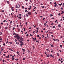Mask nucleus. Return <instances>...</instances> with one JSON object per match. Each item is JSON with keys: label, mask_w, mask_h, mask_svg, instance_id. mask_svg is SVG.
<instances>
[{"label": "nucleus", "mask_w": 64, "mask_h": 64, "mask_svg": "<svg viewBox=\"0 0 64 64\" xmlns=\"http://www.w3.org/2000/svg\"><path fill=\"white\" fill-rule=\"evenodd\" d=\"M18 41H23V38H22V36H21L20 37H19L18 39Z\"/></svg>", "instance_id": "obj_1"}, {"label": "nucleus", "mask_w": 64, "mask_h": 64, "mask_svg": "<svg viewBox=\"0 0 64 64\" xmlns=\"http://www.w3.org/2000/svg\"><path fill=\"white\" fill-rule=\"evenodd\" d=\"M16 7L17 8H19L20 7V6L19 4H17L16 6Z\"/></svg>", "instance_id": "obj_2"}, {"label": "nucleus", "mask_w": 64, "mask_h": 64, "mask_svg": "<svg viewBox=\"0 0 64 64\" xmlns=\"http://www.w3.org/2000/svg\"><path fill=\"white\" fill-rule=\"evenodd\" d=\"M16 36L17 37V38H16V39L17 40L18 39L19 37H20V36H18V34H16Z\"/></svg>", "instance_id": "obj_3"}, {"label": "nucleus", "mask_w": 64, "mask_h": 64, "mask_svg": "<svg viewBox=\"0 0 64 64\" xmlns=\"http://www.w3.org/2000/svg\"><path fill=\"white\" fill-rule=\"evenodd\" d=\"M22 45H24V44L23 43V42H22V44H20V46L21 45V47H22Z\"/></svg>", "instance_id": "obj_4"}, {"label": "nucleus", "mask_w": 64, "mask_h": 64, "mask_svg": "<svg viewBox=\"0 0 64 64\" xmlns=\"http://www.w3.org/2000/svg\"><path fill=\"white\" fill-rule=\"evenodd\" d=\"M28 15H31V12H30L28 13Z\"/></svg>", "instance_id": "obj_5"}, {"label": "nucleus", "mask_w": 64, "mask_h": 64, "mask_svg": "<svg viewBox=\"0 0 64 64\" xmlns=\"http://www.w3.org/2000/svg\"><path fill=\"white\" fill-rule=\"evenodd\" d=\"M50 57V55L49 54H48L47 55V57Z\"/></svg>", "instance_id": "obj_6"}, {"label": "nucleus", "mask_w": 64, "mask_h": 64, "mask_svg": "<svg viewBox=\"0 0 64 64\" xmlns=\"http://www.w3.org/2000/svg\"><path fill=\"white\" fill-rule=\"evenodd\" d=\"M13 8H14V7H12L11 8V9H12V11H14V9H13Z\"/></svg>", "instance_id": "obj_7"}, {"label": "nucleus", "mask_w": 64, "mask_h": 64, "mask_svg": "<svg viewBox=\"0 0 64 64\" xmlns=\"http://www.w3.org/2000/svg\"><path fill=\"white\" fill-rule=\"evenodd\" d=\"M22 50L23 51V52H25V49L22 48Z\"/></svg>", "instance_id": "obj_8"}, {"label": "nucleus", "mask_w": 64, "mask_h": 64, "mask_svg": "<svg viewBox=\"0 0 64 64\" xmlns=\"http://www.w3.org/2000/svg\"><path fill=\"white\" fill-rule=\"evenodd\" d=\"M51 52H53V49H51Z\"/></svg>", "instance_id": "obj_9"}, {"label": "nucleus", "mask_w": 64, "mask_h": 64, "mask_svg": "<svg viewBox=\"0 0 64 64\" xmlns=\"http://www.w3.org/2000/svg\"><path fill=\"white\" fill-rule=\"evenodd\" d=\"M2 30H4V29H5V28H4V27H3V28H2Z\"/></svg>", "instance_id": "obj_10"}, {"label": "nucleus", "mask_w": 64, "mask_h": 64, "mask_svg": "<svg viewBox=\"0 0 64 64\" xmlns=\"http://www.w3.org/2000/svg\"><path fill=\"white\" fill-rule=\"evenodd\" d=\"M20 42V43H22V42H22V41H21V40H20L19 41Z\"/></svg>", "instance_id": "obj_11"}, {"label": "nucleus", "mask_w": 64, "mask_h": 64, "mask_svg": "<svg viewBox=\"0 0 64 64\" xmlns=\"http://www.w3.org/2000/svg\"><path fill=\"white\" fill-rule=\"evenodd\" d=\"M18 17L19 18V19H21V16H19Z\"/></svg>", "instance_id": "obj_12"}, {"label": "nucleus", "mask_w": 64, "mask_h": 64, "mask_svg": "<svg viewBox=\"0 0 64 64\" xmlns=\"http://www.w3.org/2000/svg\"><path fill=\"white\" fill-rule=\"evenodd\" d=\"M58 6V5L57 4H55L54 5V7H56V6Z\"/></svg>", "instance_id": "obj_13"}, {"label": "nucleus", "mask_w": 64, "mask_h": 64, "mask_svg": "<svg viewBox=\"0 0 64 64\" xmlns=\"http://www.w3.org/2000/svg\"><path fill=\"white\" fill-rule=\"evenodd\" d=\"M50 56L51 57H53V56H52V54H50Z\"/></svg>", "instance_id": "obj_14"}, {"label": "nucleus", "mask_w": 64, "mask_h": 64, "mask_svg": "<svg viewBox=\"0 0 64 64\" xmlns=\"http://www.w3.org/2000/svg\"><path fill=\"white\" fill-rule=\"evenodd\" d=\"M8 28V27H7V26L5 28V29H7Z\"/></svg>", "instance_id": "obj_15"}, {"label": "nucleus", "mask_w": 64, "mask_h": 64, "mask_svg": "<svg viewBox=\"0 0 64 64\" xmlns=\"http://www.w3.org/2000/svg\"><path fill=\"white\" fill-rule=\"evenodd\" d=\"M58 27H59L60 28L61 27V26L60 25V24H59V25H58Z\"/></svg>", "instance_id": "obj_16"}, {"label": "nucleus", "mask_w": 64, "mask_h": 64, "mask_svg": "<svg viewBox=\"0 0 64 64\" xmlns=\"http://www.w3.org/2000/svg\"><path fill=\"white\" fill-rule=\"evenodd\" d=\"M41 7H42V8H44V6H42Z\"/></svg>", "instance_id": "obj_17"}, {"label": "nucleus", "mask_w": 64, "mask_h": 64, "mask_svg": "<svg viewBox=\"0 0 64 64\" xmlns=\"http://www.w3.org/2000/svg\"><path fill=\"white\" fill-rule=\"evenodd\" d=\"M16 35V33H14L13 35Z\"/></svg>", "instance_id": "obj_18"}, {"label": "nucleus", "mask_w": 64, "mask_h": 64, "mask_svg": "<svg viewBox=\"0 0 64 64\" xmlns=\"http://www.w3.org/2000/svg\"><path fill=\"white\" fill-rule=\"evenodd\" d=\"M38 30H37L36 33H38Z\"/></svg>", "instance_id": "obj_19"}, {"label": "nucleus", "mask_w": 64, "mask_h": 64, "mask_svg": "<svg viewBox=\"0 0 64 64\" xmlns=\"http://www.w3.org/2000/svg\"><path fill=\"white\" fill-rule=\"evenodd\" d=\"M2 48L1 49L2 51H3V49H2Z\"/></svg>", "instance_id": "obj_20"}, {"label": "nucleus", "mask_w": 64, "mask_h": 64, "mask_svg": "<svg viewBox=\"0 0 64 64\" xmlns=\"http://www.w3.org/2000/svg\"><path fill=\"white\" fill-rule=\"evenodd\" d=\"M60 47L61 48H62V45H60Z\"/></svg>", "instance_id": "obj_21"}, {"label": "nucleus", "mask_w": 64, "mask_h": 64, "mask_svg": "<svg viewBox=\"0 0 64 64\" xmlns=\"http://www.w3.org/2000/svg\"><path fill=\"white\" fill-rule=\"evenodd\" d=\"M9 43H10V44H12V42H9Z\"/></svg>", "instance_id": "obj_22"}, {"label": "nucleus", "mask_w": 64, "mask_h": 64, "mask_svg": "<svg viewBox=\"0 0 64 64\" xmlns=\"http://www.w3.org/2000/svg\"><path fill=\"white\" fill-rule=\"evenodd\" d=\"M44 26H46V23H45L44 24Z\"/></svg>", "instance_id": "obj_23"}, {"label": "nucleus", "mask_w": 64, "mask_h": 64, "mask_svg": "<svg viewBox=\"0 0 64 64\" xmlns=\"http://www.w3.org/2000/svg\"><path fill=\"white\" fill-rule=\"evenodd\" d=\"M25 17H26V16L25 15H24V19L25 18Z\"/></svg>", "instance_id": "obj_24"}, {"label": "nucleus", "mask_w": 64, "mask_h": 64, "mask_svg": "<svg viewBox=\"0 0 64 64\" xmlns=\"http://www.w3.org/2000/svg\"><path fill=\"white\" fill-rule=\"evenodd\" d=\"M55 27L54 26H53L52 27V28H54Z\"/></svg>", "instance_id": "obj_25"}, {"label": "nucleus", "mask_w": 64, "mask_h": 64, "mask_svg": "<svg viewBox=\"0 0 64 64\" xmlns=\"http://www.w3.org/2000/svg\"><path fill=\"white\" fill-rule=\"evenodd\" d=\"M50 16H53V15L51 14L50 15Z\"/></svg>", "instance_id": "obj_26"}, {"label": "nucleus", "mask_w": 64, "mask_h": 64, "mask_svg": "<svg viewBox=\"0 0 64 64\" xmlns=\"http://www.w3.org/2000/svg\"><path fill=\"white\" fill-rule=\"evenodd\" d=\"M4 22H6V20H4V21H3Z\"/></svg>", "instance_id": "obj_27"}, {"label": "nucleus", "mask_w": 64, "mask_h": 64, "mask_svg": "<svg viewBox=\"0 0 64 64\" xmlns=\"http://www.w3.org/2000/svg\"><path fill=\"white\" fill-rule=\"evenodd\" d=\"M14 38H17V36H14Z\"/></svg>", "instance_id": "obj_28"}, {"label": "nucleus", "mask_w": 64, "mask_h": 64, "mask_svg": "<svg viewBox=\"0 0 64 64\" xmlns=\"http://www.w3.org/2000/svg\"><path fill=\"white\" fill-rule=\"evenodd\" d=\"M45 19V18H44L43 19H42V20H44Z\"/></svg>", "instance_id": "obj_29"}, {"label": "nucleus", "mask_w": 64, "mask_h": 64, "mask_svg": "<svg viewBox=\"0 0 64 64\" xmlns=\"http://www.w3.org/2000/svg\"><path fill=\"white\" fill-rule=\"evenodd\" d=\"M7 3H8V4H9V1H7Z\"/></svg>", "instance_id": "obj_30"}, {"label": "nucleus", "mask_w": 64, "mask_h": 64, "mask_svg": "<svg viewBox=\"0 0 64 64\" xmlns=\"http://www.w3.org/2000/svg\"><path fill=\"white\" fill-rule=\"evenodd\" d=\"M18 15H19V16H20H20H22V14H19Z\"/></svg>", "instance_id": "obj_31"}, {"label": "nucleus", "mask_w": 64, "mask_h": 64, "mask_svg": "<svg viewBox=\"0 0 64 64\" xmlns=\"http://www.w3.org/2000/svg\"><path fill=\"white\" fill-rule=\"evenodd\" d=\"M1 24H2V25H3V22H1L0 23Z\"/></svg>", "instance_id": "obj_32"}, {"label": "nucleus", "mask_w": 64, "mask_h": 64, "mask_svg": "<svg viewBox=\"0 0 64 64\" xmlns=\"http://www.w3.org/2000/svg\"><path fill=\"white\" fill-rule=\"evenodd\" d=\"M36 29H37V30H39V28L37 27L36 28Z\"/></svg>", "instance_id": "obj_33"}, {"label": "nucleus", "mask_w": 64, "mask_h": 64, "mask_svg": "<svg viewBox=\"0 0 64 64\" xmlns=\"http://www.w3.org/2000/svg\"><path fill=\"white\" fill-rule=\"evenodd\" d=\"M51 47H53V44H52L51 46Z\"/></svg>", "instance_id": "obj_34"}, {"label": "nucleus", "mask_w": 64, "mask_h": 64, "mask_svg": "<svg viewBox=\"0 0 64 64\" xmlns=\"http://www.w3.org/2000/svg\"><path fill=\"white\" fill-rule=\"evenodd\" d=\"M28 9L29 10H31V8H28Z\"/></svg>", "instance_id": "obj_35"}, {"label": "nucleus", "mask_w": 64, "mask_h": 64, "mask_svg": "<svg viewBox=\"0 0 64 64\" xmlns=\"http://www.w3.org/2000/svg\"><path fill=\"white\" fill-rule=\"evenodd\" d=\"M15 28H13V30H14V29H15Z\"/></svg>", "instance_id": "obj_36"}, {"label": "nucleus", "mask_w": 64, "mask_h": 64, "mask_svg": "<svg viewBox=\"0 0 64 64\" xmlns=\"http://www.w3.org/2000/svg\"><path fill=\"white\" fill-rule=\"evenodd\" d=\"M30 36H33V35H32L31 34H30Z\"/></svg>", "instance_id": "obj_37"}, {"label": "nucleus", "mask_w": 64, "mask_h": 64, "mask_svg": "<svg viewBox=\"0 0 64 64\" xmlns=\"http://www.w3.org/2000/svg\"><path fill=\"white\" fill-rule=\"evenodd\" d=\"M22 60H25V58H23L22 59Z\"/></svg>", "instance_id": "obj_38"}, {"label": "nucleus", "mask_w": 64, "mask_h": 64, "mask_svg": "<svg viewBox=\"0 0 64 64\" xmlns=\"http://www.w3.org/2000/svg\"><path fill=\"white\" fill-rule=\"evenodd\" d=\"M53 40H54V41H56V40H55V39H54H54H53Z\"/></svg>", "instance_id": "obj_39"}, {"label": "nucleus", "mask_w": 64, "mask_h": 64, "mask_svg": "<svg viewBox=\"0 0 64 64\" xmlns=\"http://www.w3.org/2000/svg\"><path fill=\"white\" fill-rule=\"evenodd\" d=\"M38 37H40V36H39V35H38L37 36Z\"/></svg>", "instance_id": "obj_40"}, {"label": "nucleus", "mask_w": 64, "mask_h": 64, "mask_svg": "<svg viewBox=\"0 0 64 64\" xmlns=\"http://www.w3.org/2000/svg\"><path fill=\"white\" fill-rule=\"evenodd\" d=\"M24 31H25V28H24Z\"/></svg>", "instance_id": "obj_41"}, {"label": "nucleus", "mask_w": 64, "mask_h": 64, "mask_svg": "<svg viewBox=\"0 0 64 64\" xmlns=\"http://www.w3.org/2000/svg\"><path fill=\"white\" fill-rule=\"evenodd\" d=\"M2 12H3V13H4V10H2Z\"/></svg>", "instance_id": "obj_42"}, {"label": "nucleus", "mask_w": 64, "mask_h": 64, "mask_svg": "<svg viewBox=\"0 0 64 64\" xmlns=\"http://www.w3.org/2000/svg\"><path fill=\"white\" fill-rule=\"evenodd\" d=\"M3 45H4V46H5V44L4 43L3 44Z\"/></svg>", "instance_id": "obj_43"}, {"label": "nucleus", "mask_w": 64, "mask_h": 64, "mask_svg": "<svg viewBox=\"0 0 64 64\" xmlns=\"http://www.w3.org/2000/svg\"><path fill=\"white\" fill-rule=\"evenodd\" d=\"M16 53H17V54H19V52H18L17 51L16 52Z\"/></svg>", "instance_id": "obj_44"}, {"label": "nucleus", "mask_w": 64, "mask_h": 64, "mask_svg": "<svg viewBox=\"0 0 64 64\" xmlns=\"http://www.w3.org/2000/svg\"><path fill=\"white\" fill-rule=\"evenodd\" d=\"M60 9H61V10H63V8H60Z\"/></svg>", "instance_id": "obj_45"}, {"label": "nucleus", "mask_w": 64, "mask_h": 64, "mask_svg": "<svg viewBox=\"0 0 64 64\" xmlns=\"http://www.w3.org/2000/svg\"><path fill=\"white\" fill-rule=\"evenodd\" d=\"M15 60H16V61H17V60H18V58H17V59L16 58V59H15Z\"/></svg>", "instance_id": "obj_46"}, {"label": "nucleus", "mask_w": 64, "mask_h": 64, "mask_svg": "<svg viewBox=\"0 0 64 64\" xmlns=\"http://www.w3.org/2000/svg\"><path fill=\"white\" fill-rule=\"evenodd\" d=\"M6 58H9V57H8V56H6Z\"/></svg>", "instance_id": "obj_47"}, {"label": "nucleus", "mask_w": 64, "mask_h": 64, "mask_svg": "<svg viewBox=\"0 0 64 64\" xmlns=\"http://www.w3.org/2000/svg\"><path fill=\"white\" fill-rule=\"evenodd\" d=\"M26 17H28V14H26Z\"/></svg>", "instance_id": "obj_48"}, {"label": "nucleus", "mask_w": 64, "mask_h": 64, "mask_svg": "<svg viewBox=\"0 0 64 64\" xmlns=\"http://www.w3.org/2000/svg\"><path fill=\"white\" fill-rule=\"evenodd\" d=\"M10 22H10V24H11V23H12V21H10Z\"/></svg>", "instance_id": "obj_49"}, {"label": "nucleus", "mask_w": 64, "mask_h": 64, "mask_svg": "<svg viewBox=\"0 0 64 64\" xmlns=\"http://www.w3.org/2000/svg\"><path fill=\"white\" fill-rule=\"evenodd\" d=\"M2 62H3V63H4V60H2Z\"/></svg>", "instance_id": "obj_50"}, {"label": "nucleus", "mask_w": 64, "mask_h": 64, "mask_svg": "<svg viewBox=\"0 0 64 64\" xmlns=\"http://www.w3.org/2000/svg\"><path fill=\"white\" fill-rule=\"evenodd\" d=\"M26 36H27V37H28V36H29V35H28V34H27L26 35Z\"/></svg>", "instance_id": "obj_51"}, {"label": "nucleus", "mask_w": 64, "mask_h": 64, "mask_svg": "<svg viewBox=\"0 0 64 64\" xmlns=\"http://www.w3.org/2000/svg\"><path fill=\"white\" fill-rule=\"evenodd\" d=\"M15 42H17V40H16V39H15Z\"/></svg>", "instance_id": "obj_52"}, {"label": "nucleus", "mask_w": 64, "mask_h": 64, "mask_svg": "<svg viewBox=\"0 0 64 64\" xmlns=\"http://www.w3.org/2000/svg\"><path fill=\"white\" fill-rule=\"evenodd\" d=\"M58 15H59L60 16V15H61L59 13L58 14Z\"/></svg>", "instance_id": "obj_53"}, {"label": "nucleus", "mask_w": 64, "mask_h": 64, "mask_svg": "<svg viewBox=\"0 0 64 64\" xmlns=\"http://www.w3.org/2000/svg\"><path fill=\"white\" fill-rule=\"evenodd\" d=\"M58 5H59V6H61V5L60 4H59Z\"/></svg>", "instance_id": "obj_54"}, {"label": "nucleus", "mask_w": 64, "mask_h": 64, "mask_svg": "<svg viewBox=\"0 0 64 64\" xmlns=\"http://www.w3.org/2000/svg\"><path fill=\"white\" fill-rule=\"evenodd\" d=\"M42 36H43L42 38H43L44 37V36H43V35H42Z\"/></svg>", "instance_id": "obj_55"}, {"label": "nucleus", "mask_w": 64, "mask_h": 64, "mask_svg": "<svg viewBox=\"0 0 64 64\" xmlns=\"http://www.w3.org/2000/svg\"><path fill=\"white\" fill-rule=\"evenodd\" d=\"M56 2H54V4H56Z\"/></svg>", "instance_id": "obj_56"}, {"label": "nucleus", "mask_w": 64, "mask_h": 64, "mask_svg": "<svg viewBox=\"0 0 64 64\" xmlns=\"http://www.w3.org/2000/svg\"><path fill=\"white\" fill-rule=\"evenodd\" d=\"M36 38H34V41L36 40Z\"/></svg>", "instance_id": "obj_57"}, {"label": "nucleus", "mask_w": 64, "mask_h": 64, "mask_svg": "<svg viewBox=\"0 0 64 64\" xmlns=\"http://www.w3.org/2000/svg\"><path fill=\"white\" fill-rule=\"evenodd\" d=\"M2 38H0V40H1V41H2Z\"/></svg>", "instance_id": "obj_58"}, {"label": "nucleus", "mask_w": 64, "mask_h": 64, "mask_svg": "<svg viewBox=\"0 0 64 64\" xmlns=\"http://www.w3.org/2000/svg\"><path fill=\"white\" fill-rule=\"evenodd\" d=\"M56 23H58V22H57V20H56Z\"/></svg>", "instance_id": "obj_59"}, {"label": "nucleus", "mask_w": 64, "mask_h": 64, "mask_svg": "<svg viewBox=\"0 0 64 64\" xmlns=\"http://www.w3.org/2000/svg\"><path fill=\"white\" fill-rule=\"evenodd\" d=\"M10 50V51H13V50H12V49H11Z\"/></svg>", "instance_id": "obj_60"}, {"label": "nucleus", "mask_w": 64, "mask_h": 64, "mask_svg": "<svg viewBox=\"0 0 64 64\" xmlns=\"http://www.w3.org/2000/svg\"><path fill=\"white\" fill-rule=\"evenodd\" d=\"M46 32V33H47V32H48V31H47L46 32V31H45Z\"/></svg>", "instance_id": "obj_61"}, {"label": "nucleus", "mask_w": 64, "mask_h": 64, "mask_svg": "<svg viewBox=\"0 0 64 64\" xmlns=\"http://www.w3.org/2000/svg\"><path fill=\"white\" fill-rule=\"evenodd\" d=\"M12 60H14V58H12Z\"/></svg>", "instance_id": "obj_62"}, {"label": "nucleus", "mask_w": 64, "mask_h": 64, "mask_svg": "<svg viewBox=\"0 0 64 64\" xmlns=\"http://www.w3.org/2000/svg\"><path fill=\"white\" fill-rule=\"evenodd\" d=\"M50 33L51 34H52V33H53L52 32H50Z\"/></svg>", "instance_id": "obj_63"}, {"label": "nucleus", "mask_w": 64, "mask_h": 64, "mask_svg": "<svg viewBox=\"0 0 64 64\" xmlns=\"http://www.w3.org/2000/svg\"><path fill=\"white\" fill-rule=\"evenodd\" d=\"M8 41H7L6 42V44H7V43H8Z\"/></svg>", "instance_id": "obj_64"}]
</instances>
